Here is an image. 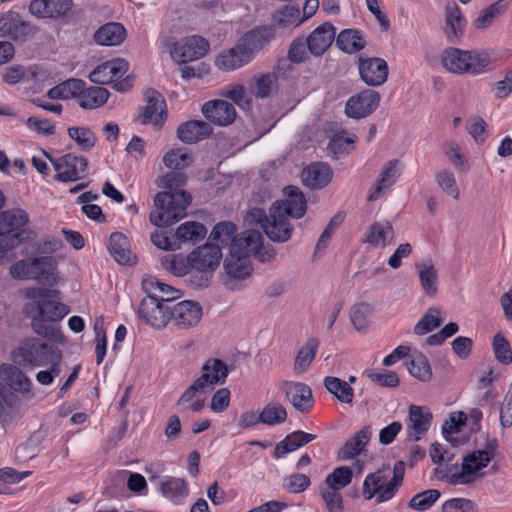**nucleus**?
Here are the masks:
<instances>
[{"mask_svg":"<svg viewBox=\"0 0 512 512\" xmlns=\"http://www.w3.org/2000/svg\"><path fill=\"white\" fill-rule=\"evenodd\" d=\"M23 295L27 299L23 314L30 319L32 330L50 341L63 342L64 336L55 324L70 313V308L62 302L61 292L45 287H30Z\"/></svg>","mask_w":512,"mask_h":512,"instance_id":"1","label":"nucleus"},{"mask_svg":"<svg viewBox=\"0 0 512 512\" xmlns=\"http://www.w3.org/2000/svg\"><path fill=\"white\" fill-rule=\"evenodd\" d=\"M156 184L168 191L156 194V210L150 213V221L158 227L173 225L186 216L187 207L191 203V195L184 190H178L186 184V177L181 172L172 171L158 177Z\"/></svg>","mask_w":512,"mask_h":512,"instance_id":"2","label":"nucleus"},{"mask_svg":"<svg viewBox=\"0 0 512 512\" xmlns=\"http://www.w3.org/2000/svg\"><path fill=\"white\" fill-rule=\"evenodd\" d=\"M383 465L375 472L368 474L363 482L362 495L365 500L375 499L377 504L391 500L402 486L405 475V463L397 461L392 469Z\"/></svg>","mask_w":512,"mask_h":512,"instance_id":"3","label":"nucleus"},{"mask_svg":"<svg viewBox=\"0 0 512 512\" xmlns=\"http://www.w3.org/2000/svg\"><path fill=\"white\" fill-rule=\"evenodd\" d=\"M498 440L489 439L484 449L473 451L463 457L461 468L453 467L443 477L450 485H469L484 476L481 472L496 456Z\"/></svg>","mask_w":512,"mask_h":512,"instance_id":"4","label":"nucleus"},{"mask_svg":"<svg viewBox=\"0 0 512 512\" xmlns=\"http://www.w3.org/2000/svg\"><path fill=\"white\" fill-rule=\"evenodd\" d=\"M441 63L453 74L480 75L488 70L491 58L485 50H462L449 47L442 52Z\"/></svg>","mask_w":512,"mask_h":512,"instance_id":"5","label":"nucleus"},{"mask_svg":"<svg viewBox=\"0 0 512 512\" xmlns=\"http://www.w3.org/2000/svg\"><path fill=\"white\" fill-rule=\"evenodd\" d=\"M245 222L249 225H259L265 234L274 242H286L292 234V226L281 210L279 205H272L269 210V216L260 208L250 209Z\"/></svg>","mask_w":512,"mask_h":512,"instance_id":"6","label":"nucleus"},{"mask_svg":"<svg viewBox=\"0 0 512 512\" xmlns=\"http://www.w3.org/2000/svg\"><path fill=\"white\" fill-rule=\"evenodd\" d=\"M9 273L17 280L32 279L49 284H54L58 280L56 262L49 256L19 260L10 267Z\"/></svg>","mask_w":512,"mask_h":512,"instance_id":"7","label":"nucleus"},{"mask_svg":"<svg viewBox=\"0 0 512 512\" xmlns=\"http://www.w3.org/2000/svg\"><path fill=\"white\" fill-rule=\"evenodd\" d=\"M56 354H61L58 348L41 342L38 338H29L23 344L13 350L15 361L19 359L24 366H47Z\"/></svg>","mask_w":512,"mask_h":512,"instance_id":"8","label":"nucleus"},{"mask_svg":"<svg viewBox=\"0 0 512 512\" xmlns=\"http://www.w3.org/2000/svg\"><path fill=\"white\" fill-rule=\"evenodd\" d=\"M171 305L163 295L154 293L142 299L138 308V317L141 321L155 329H163L170 321Z\"/></svg>","mask_w":512,"mask_h":512,"instance_id":"9","label":"nucleus"},{"mask_svg":"<svg viewBox=\"0 0 512 512\" xmlns=\"http://www.w3.org/2000/svg\"><path fill=\"white\" fill-rule=\"evenodd\" d=\"M279 390L284 394L285 400L300 413H309L313 410L315 400L309 385L299 381L283 380Z\"/></svg>","mask_w":512,"mask_h":512,"instance_id":"10","label":"nucleus"},{"mask_svg":"<svg viewBox=\"0 0 512 512\" xmlns=\"http://www.w3.org/2000/svg\"><path fill=\"white\" fill-rule=\"evenodd\" d=\"M263 249V236L259 231L253 229L243 231L241 234L234 236L230 244L232 252L248 258L250 254H255L264 262L274 257L273 251L262 253Z\"/></svg>","mask_w":512,"mask_h":512,"instance_id":"11","label":"nucleus"},{"mask_svg":"<svg viewBox=\"0 0 512 512\" xmlns=\"http://www.w3.org/2000/svg\"><path fill=\"white\" fill-rule=\"evenodd\" d=\"M56 171L54 178L60 182H74L86 173L88 161L85 157L69 153L51 160Z\"/></svg>","mask_w":512,"mask_h":512,"instance_id":"12","label":"nucleus"},{"mask_svg":"<svg viewBox=\"0 0 512 512\" xmlns=\"http://www.w3.org/2000/svg\"><path fill=\"white\" fill-rule=\"evenodd\" d=\"M30 222L29 213L21 207H14L0 212V229L22 234L21 238L27 241H32L36 238V232L28 227Z\"/></svg>","mask_w":512,"mask_h":512,"instance_id":"13","label":"nucleus"},{"mask_svg":"<svg viewBox=\"0 0 512 512\" xmlns=\"http://www.w3.org/2000/svg\"><path fill=\"white\" fill-rule=\"evenodd\" d=\"M37 32V28L22 19L16 11H8L0 17V37H9L14 41L24 42Z\"/></svg>","mask_w":512,"mask_h":512,"instance_id":"14","label":"nucleus"},{"mask_svg":"<svg viewBox=\"0 0 512 512\" xmlns=\"http://www.w3.org/2000/svg\"><path fill=\"white\" fill-rule=\"evenodd\" d=\"M203 317L201 305L192 300H183L171 306L170 321L178 330L196 327Z\"/></svg>","mask_w":512,"mask_h":512,"instance_id":"15","label":"nucleus"},{"mask_svg":"<svg viewBox=\"0 0 512 512\" xmlns=\"http://www.w3.org/2000/svg\"><path fill=\"white\" fill-rule=\"evenodd\" d=\"M208 50V41L201 36L193 35L177 41L171 50V57L179 63H186L204 57Z\"/></svg>","mask_w":512,"mask_h":512,"instance_id":"16","label":"nucleus"},{"mask_svg":"<svg viewBox=\"0 0 512 512\" xmlns=\"http://www.w3.org/2000/svg\"><path fill=\"white\" fill-rule=\"evenodd\" d=\"M357 67L361 80L370 87L381 86L387 81L389 68L382 58L360 56Z\"/></svg>","mask_w":512,"mask_h":512,"instance_id":"17","label":"nucleus"},{"mask_svg":"<svg viewBox=\"0 0 512 512\" xmlns=\"http://www.w3.org/2000/svg\"><path fill=\"white\" fill-rule=\"evenodd\" d=\"M379 103V93L371 89H365L347 100L345 114L349 118L362 119L373 113L378 108Z\"/></svg>","mask_w":512,"mask_h":512,"instance_id":"18","label":"nucleus"},{"mask_svg":"<svg viewBox=\"0 0 512 512\" xmlns=\"http://www.w3.org/2000/svg\"><path fill=\"white\" fill-rule=\"evenodd\" d=\"M221 258V248L212 243L199 246L190 253L192 269L206 274H211L218 268Z\"/></svg>","mask_w":512,"mask_h":512,"instance_id":"19","label":"nucleus"},{"mask_svg":"<svg viewBox=\"0 0 512 512\" xmlns=\"http://www.w3.org/2000/svg\"><path fill=\"white\" fill-rule=\"evenodd\" d=\"M433 415L425 406L410 405L406 419L407 439L411 442L419 441L430 428Z\"/></svg>","mask_w":512,"mask_h":512,"instance_id":"20","label":"nucleus"},{"mask_svg":"<svg viewBox=\"0 0 512 512\" xmlns=\"http://www.w3.org/2000/svg\"><path fill=\"white\" fill-rule=\"evenodd\" d=\"M467 21L459 6L454 2H447L444 9L443 33L451 44L460 43L465 34Z\"/></svg>","mask_w":512,"mask_h":512,"instance_id":"21","label":"nucleus"},{"mask_svg":"<svg viewBox=\"0 0 512 512\" xmlns=\"http://www.w3.org/2000/svg\"><path fill=\"white\" fill-rule=\"evenodd\" d=\"M229 375L227 364L218 358H208L201 367V374L194 381L204 390H213L217 385H223Z\"/></svg>","mask_w":512,"mask_h":512,"instance_id":"22","label":"nucleus"},{"mask_svg":"<svg viewBox=\"0 0 512 512\" xmlns=\"http://www.w3.org/2000/svg\"><path fill=\"white\" fill-rule=\"evenodd\" d=\"M147 105L143 107L138 115V120L142 124H153L156 128H160L166 117L165 100L162 95L154 90L147 89L145 92Z\"/></svg>","mask_w":512,"mask_h":512,"instance_id":"23","label":"nucleus"},{"mask_svg":"<svg viewBox=\"0 0 512 512\" xmlns=\"http://www.w3.org/2000/svg\"><path fill=\"white\" fill-rule=\"evenodd\" d=\"M202 113L208 121L218 126L232 124L237 116L234 105L220 99L206 102L202 106Z\"/></svg>","mask_w":512,"mask_h":512,"instance_id":"24","label":"nucleus"},{"mask_svg":"<svg viewBox=\"0 0 512 512\" xmlns=\"http://www.w3.org/2000/svg\"><path fill=\"white\" fill-rule=\"evenodd\" d=\"M402 170V163L393 159L388 161L383 167L378 180L371 188L367 199L368 201H375L381 198L385 192L392 187L400 176Z\"/></svg>","mask_w":512,"mask_h":512,"instance_id":"25","label":"nucleus"},{"mask_svg":"<svg viewBox=\"0 0 512 512\" xmlns=\"http://www.w3.org/2000/svg\"><path fill=\"white\" fill-rule=\"evenodd\" d=\"M224 271L227 279L224 281L226 288L233 290V280H241L248 277L251 273L249 258L230 250L229 255L224 260Z\"/></svg>","mask_w":512,"mask_h":512,"instance_id":"26","label":"nucleus"},{"mask_svg":"<svg viewBox=\"0 0 512 512\" xmlns=\"http://www.w3.org/2000/svg\"><path fill=\"white\" fill-rule=\"evenodd\" d=\"M284 199L276 201L273 205H279L286 217L301 218L307 209L303 193L295 186H287L284 189Z\"/></svg>","mask_w":512,"mask_h":512,"instance_id":"27","label":"nucleus"},{"mask_svg":"<svg viewBox=\"0 0 512 512\" xmlns=\"http://www.w3.org/2000/svg\"><path fill=\"white\" fill-rule=\"evenodd\" d=\"M275 36L272 27L262 26L248 31L238 42L240 47L247 52L250 60L255 52L261 50Z\"/></svg>","mask_w":512,"mask_h":512,"instance_id":"28","label":"nucleus"},{"mask_svg":"<svg viewBox=\"0 0 512 512\" xmlns=\"http://www.w3.org/2000/svg\"><path fill=\"white\" fill-rule=\"evenodd\" d=\"M128 70V63L123 59H114L98 65L90 74L93 83L108 84L120 78Z\"/></svg>","mask_w":512,"mask_h":512,"instance_id":"29","label":"nucleus"},{"mask_svg":"<svg viewBox=\"0 0 512 512\" xmlns=\"http://www.w3.org/2000/svg\"><path fill=\"white\" fill-rule=\"evenodd\" d=\"M333 172L329 165L315 162L308 165L301 173V179L305 186L311 189H322L332 180Z\"/></svg>","mask_w":512,"mask_h":512,"instance_id":"30","label":"nucleus"},{"mask_svg":"<svg viewBox=\"0 0 512 512\" xmlns=\"http://www.w3.org/2000/svg\"><path fill=\"white\" fill-rule=\"evenodd\" d=\"M336 30L331 23L325 22L317 27L306 39L311 54L322 55L332 44Z\"/></svg>","mask_w":512,"mask_h":512,"instance_id":"31","label":"nucleus"},{"mask_svg":"<svg viewBox=\"0 0 512 512\" xmlns=\"http://www.w3.org/2000/svg\"><path fill=\"white\" fill-rule=\"evenodd\" d=\"M0 378L15 392L22 395H32L31 380L19 368L11 364H1Z\"/></svg>","mask_w":512,"mask_h":512,"instance_id":"32","label":"nucleus"},{"mask_svg":"<svg viewBox=\"0 0 512 512\" xmlns=\"http://www.w3.org/2000/svg\"><path fill=\"white\" fill-rule=\"evenodd\" d=\"M205 392L206 390L197 382L193 381L177 400V408L182 413H198L202 411L206 405V401L200 394Z\"/></svg>","mask_w":512,"mask_h":512,"instance_id":"33","label":"nucleus"},{"mask_svg":"<svg viewBox=\"0 0 512 512\" xmlns=\"http://www.w3.org/2000/svg\"><path fill=\"white\" fill-rule=\"evenodd\" d=\"M211 133V125L202 120L187 121L177 129V137L186 144L197 143L209 137Z\"/></svg>","mask_w":512,"mask_h":512,"instance_id":"34","label":"nucleus"},{"mask_svg":"<svg viewBox=\"0 0 512 512\" xmlns=\"http://www.w3.org/2000/svg\"><path fill=\"white\" fill-rule=\"evenodd\" d=\"M394 229L388 221L374 222L365 234L363 242L374 248H385L394 243Z\"/></svg>","mask_w":512,"mask_h":512,"instance_id":"35","label":"nucleus"},{"mask_svg":"<svg viewBox=\"0 0 512 512\" xmlns=\"http://www.w3.org/2000/svg\"><path fill=\"white\" fill-rule=\"evenodd\" d=\"M247 52L240 47L236 46L221 52L215 59V66L225 72L233 71L241 68L250 62Z\"/></svg>","mask_w":512,"mask_h":512,"instance_id":"36","label":"nucleus"},{"mask_svg":"<svg viewBox=\"0 0 512 512\" xmlns=\"http://www.w3.org/2000/svg\"><path fill=\"white\" fill-rule=\"evenodd\" d=\"M159 489L163 497L174 504H179L189 494V486L185 479L166 476L160 481Z\"/></svg>","mask_w":512,"mask_h":512,"instance_id":"37","label":"nucleus"},{"mask_svg":"<svg viewBox=\"0 0 512 512\" xmlns=\"http://www.w3.org/2000/svg\"><path fill=\"white\" fill-rule=\"evenodd\" d=\"M316 439V435L301 430L293 431L280 441L274 449L275 458L279 459L286 454L296 451Z\"/></svg>","mask_w":512,"mask_h":512,"instance_id":"38","label":"nucleus"},{"mask_svg":"<svg viewBox=\"0 0 512 512\" xmlns=\"http://www.w3.org/2000/svg\"><path fill=\"white\" fill-rule=\"evenodd\" d=\"M126 37V30L120 23L110 22L102 25L94 34V40L102 46H116Z\"/></svg>","mask_w":512,"mask_h":512,"instance_id":"39","label":"nucleus"},{"mask_svg":"<svg viewBox=\"0 0 512 512\" xmlns=\"http://www.w3.org/2000/svg\"><path fill=\"white\" fill-rule=\"evenodd\" d=\"M372 435L371 426H365L350 438L339 451V457L343 460H349L359 455Z\"/></svg>","mask_w":512,"mask_h":512,"instance_id":"40","label":"nucleus"},{"mask_svg":"<svg viewBox=\"0 0 512 512\" xmlns=\"http://www.w3.org/2000/svg\"><path fill=\"white\" fill-rule=\"evenodd\" d=\"M319 345L320 342L317 338H309L298 350L293 363L295 374L301 375L308 371L316 357Z\"/></svg>","mask_w":512,"mask_h":512,"instance_id":"41","label":"nucleus"},{"mask_svg":"<svg viewBox=\"0 0 512 512\" xmlns=\"http://www.w3.org/2000/svg\"><path fill=\"white\" fill-rule=\"evenodd\" d=\"M251 93L258 99H267L278 91V76L275 73L256 75L251 80Z\"/></svg>","mask_w":512,"mask_h":512,"instance_id":"42","label":"nucleus"},{"mask_svg":"<svg viewBox=\"0 0 512 512\" xmlns=\"http://www.w3.org/2000/svg\"><path fill=\"white\" fill-rule=\"evenodd\" d=\"M109 242L110 253L118 263L127 265L135 262V256L130 250L129 240L124 234L120 232L112 233Z\"/></svg>","mask_w":512,"mask_h":512,"instance_id":"43","label":"nucleus"},{"mask_svg":"<svg viewBox=\"0 0 512 512\" xmlns=\"http://www.w3.org/2000/svg\"><path fill=\"white\" fill-rule=\"evenodd\" d=\"M109 97L107 89L98 86H91L84 89L81 88L77 101L79 106L84 109H96L106 103Z\"/></svg>","mask_w":512,"mask_h":512,"instance_id":"44","label":"nucleus"},{"mask_svg":"<svg viewBox=\"0 0 512 512\" xmlns=\"http://www.w3.org/2000/svg\"><path fill=\"white\" fill-rule=\"evenodd\" d=\"M323 385L339 402L352 404L354 389L345 380L338 377L327 376L323 380Z\"/></svg>","mask_w":512,"mask_h":512,"instance_id":"45","label":"nucleus"},{"mask_svg":"<svg viewBox=\"0 0 512 512\" xmlns=\"http://www.w3.org/2000/svg\"><path fill=\"white\" fill-rule=\"evenodd\" d=\"M509 0H498L484 8L473 21L477 29L490 27L508 8Z\"/></svg>","mask_w":512,"mask_h":512,"instance_id":"46","label":"nucleus"},{"mask_svg":"<svg viewBox=\"0 0 512 512\" xmlns=\"http://www.w3.org/2000/svg\"><path fill=\"white\" fill-rule=\"evenodd\" d=\"M421 288L425 295L434 297L438 291V271L431 263L416 264Z\"/></svg>","mask_w":512,"mask_h":512,"instance_id":"47","label":"nucleus"},{"mask_svg":"<svg viewBox=\"0 0 512 512\" xmlns=\"http://www.w3.org/2000/svg\"><path fill=\"white\" fill-rule=\"evenodd\" d=\"M336 45L346 53H355L365 47L366 41L360 31L345 29L336 38Z\"/></svg>","mask_w":512,"mask_h":512,"instance_id":"48","label":"nucleus"},{"mask_svg":"<svg viewBox=\"0 0 512 512\" xmlns=\"http://www.w3.org/2000/svg\"><path fill=\"white\" fill-rule=\"evenodd\" d=\"M85 85L84 81L76 78H70L53 88L49 89L47 96L50 99H62L68 100L71 98H77L78 94Z\"/></svg>","mask_w":512,"mask_h":512,"instance_id":"49","label":"nucleus"},{"mask_svg":"<svg viewBox=\"0 0 512 512\" xmlns=\"http://www.w3.org/2000/svg\"><path fill=\"white\" fill-rule=\"evenodd\" d=\"M206 233L207 229L203 224L196 221H188L177 228L175 237L179 242L195 244L204 239Z\"/></svg>","mask_w":512,"mask_h":512,"instance_id":"50","label":"nucleus"},{"mask_svg":"<svg viewBox=\"0 0 512 512\" xmlns=\"http://www.w3.org/2000/svg\"><path fill=\"white\" fill-rule=\"evenodd\" d=\"M356 136L345 132L336 133L328 143V151L334 158L349 154L354 149Z\"/></svg>","mask_w":512,"mask_h":512,"instance_id":"51","label":"nucleus"},{"mask_svg":"<svg viewBox=\"0 0 512 512\" xmlns=\"http://www.w3.org/2000/svg\"><path fill=\"white\" fill-rule=\"evenodd\" d=\"M352 477L353 472L350 467H337L332 473L326 476L324 482L320 486L341 492L343 488L351 483Z\"/></svg>","mask_w":512,"mask_h":512,"instance_id":"52","label":"nucleus"},{"mask_svg":"<svg viewBox=\"0 0 512 512\" xmlns=\"http://www.w3.org/2000/svg\"><path fill=\"white\" fill-rule=\"evenodd\" d=\"M161 264L165 270L178 277L186 275L192 269L190 254L187 257L181 254L166 255L162 257Z\"/></svg>","mask_w":512,"mask_h":512,"instance_id":"53","label":"nucleus"},{"mask_svg":"<svg viewBox=\"0 0 512 512\" xmlns=\"http://www.w3.org/2000/svg\"><path fill=\"white\" fill-rule=\"evenodd\" d=\"M304 19L301 18L300 10L297 7L285 6L273 14L272 22L280 28L300 25Z\"/></svg>","mask_w":512,"mask_h":512,"instance_id":"54","label":"nucleus"},{"mask_svg":"<svg viewBox=\"0 0 512 512\" xmlns=\"http://www.w3.org/2000/svg\"><path fill=\"white\" fill-rule=\"evenodd\" d=\"M68 135L82 151H90L97 142L96 135L88 127H70L68 128Z\"/></svg>","mask_w":512,"mask_h":512,"instance_id":"55","label":"nucleus"},{"mask_svg":"<svg viewBox=\"0 0 512 512\" xmlns=\"http://www.w3.org/2000/svg\"><path fill=\"white\" fill-rule=\"evenodd\" d=\"M441 493L437 489H428L415 494L408 502V507L415 511H426L440 498Z\"/></svg>","mask_w":512,"mask_h":512,"instance_id":"56","label":"nucleus"},{"mask_svg":"<svg viewBox=\"0 0 512 512\" xmlns=\"http://www.w3.org/2000/svg\"><path fill=\"white\" fill-rule=\"evenodd\" d=\"M373 312V307L365 302L356 303L350 310V321L357 331L364 330L369 323V318Z\"/></svg>","mask_w":512,"mask_h":512,"instance_id":"57","label":"nucleus"},{"mask_svg":"<svg viewBox=\"0 0 512 512\" xmlns=\"http://www.w3.org/2000/svg\"><path fill=\"white\" fill-rule=\"evenodd\" d=\"M408 371L414 378L423 382H428L432 378L430 363L422 353L412 358L408 364Z\"/></svg>","mask_w":512,"mask_h":512,"instance_id":"58","label":"nucleus"},{"mask_svg":"<svg viewBox=\"0 0 512 512\" xmlns=\"http://www.w3.org/2000/svg\"><path fill=\"white\" fill-rule=\"evenodd\" d=\"M262 424L275 426L287 419L286 408L280 403H269L261 411Z\"/></svg>","mask_w":512,"mask_h":512,"instance_id":"59","label":"nucleus"},{"mask_svg":"<svg viewBox=\"0 0 512 512\" xmlns=\"http://www.w3.org/2000/svg\"><path fill=\"white\" fill-rule=\"evenodd\" d=\"M443 320L440 317V310L436 307H430L414 327V333L425 335L441 325Z\"/></svg>","mask_w":512,"mask_h":512,"instance_id":"60","label":"nucleus"},{"mask_svg":"<svg viewBox=\"0 0 512 512\" xmlns=\"http://www.w3.org/2000/svg\"><path fill=\"white\" fill-rule=\"evenodd\" d=\"M143 288L147 292V296H154V293L163 295V299H167L168 304L178 297V290L168 284L158 281L157 279L143 281Z\"/></svg>","mask_w":512,"mask_h":512,"instance_id":"61","label":"nucleus"},{"mask_svg":"<svg viewBox=\"0 0 512 512\" xmlns=\"http://www.w3.org/2000/svg\"><path fill=\"white\" fill-rule=\"evenodd\" d=\"M165 166L173 170H181L190 166L193 162L192 157L181 148L169 150L163 157Z\"/></svg>","mask_w":512,"mask_h":512,"instance_id":"62","label":"nucleus"},{"mask_svg":"<svg viewBox=\"0 0 512 512\" xmlns=\"http://www.w3.org/2000/svg\"><path fill=\"white\" fill-rule=\"evenodd\" d=\"M319 493L327 512H344V502L340 491L319 486Z\"/></svg>","mask_w":512,"mask_h":512,"instance_id":"63","label":"nucleus"},{"mask_svg":"<svg viewBox=\"0 0 512 512\" xmlns=\"http://www.w3.org/2000/svg\"><path fill=\"white\" fill-rule=\"evenodd\" d=\"M435 179L444 193L454 199L459 198L460 192L453 172L446 169L441 170L436 174Z\"/></svg>","mask_w":512,"mask_h":512,"instance_id":"64","label":"nucleus"}]
</instances>
